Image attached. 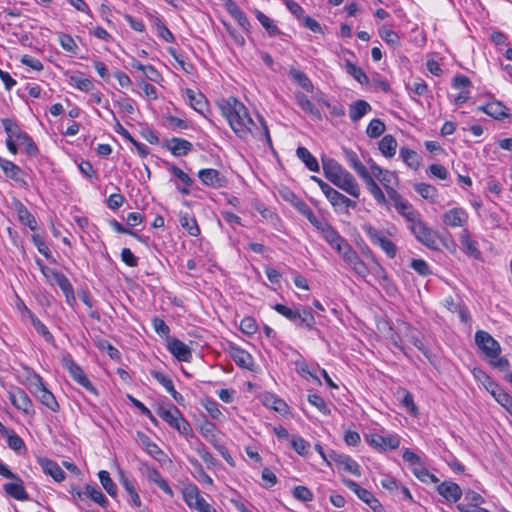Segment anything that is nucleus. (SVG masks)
<instances>
[{
  "label": "nucleus",
  "mask_w": 512,
  "mask_h": 512,
  "mask_svg": "<svg viewBox=\"0 0 512 512\" xmlns=\"http://www.w3.org/2000/svg\"><path fill=\"white\" fill-rule=\"evenodd\" d=\"M168 170L180 183H182V186L176 183L177 190L183 195L190 194V186L193 184L192 178L175 165H170Z\"/></svg>",
  "instance_id": "obj_29"
},
{
  "label": "nucleus",
  "mask_w": 512,
  "mask_h": 512,
  "mask_svg": "<svg viewBox=\"0 0 512 512\" xmlns=\"http://www.w3.org/2000/svg\"><path fill=\"white\" fill-rule=\"evenodd\" d=\"M167 348L169 352L179 361L190 362L192 359V352L190 347L179 339H170L168 341Z\"/></svg>",
  "instance_id": "obj_21"
},
{
  "label": "nucleus",
  "mask_w": 512,
  "mask_h": 512,
  "mask_svg": "<svg viewBox=\"0 0 512 512\" xmlns=\"http://www.w3.org/2000/svg\"><path fill=\"white\" fill-rule=\"evenodd\" d=\"M308 401L310 404L315 406L322 414L329 415L330 409L325 403L324 399L318 394H310L308 396Z\"/></svg>",
  "instance_id": "obj_64"
},
{
  "label": "nucleus",
  "mask_w": 512,
  "mask_h": 512,
  "mask_svg": "<svg viewBox=\"0 0 512 512\" xmlns=\"http://www.w3.org/2000/svg\"><path fill=\"white\" fill-rule=\"evenodd\" d=\"M185 94L188 98L189 105L197 111L199 114L203 115L204 117H208L207 113L210 111L208 107V102L205 98V96L200 93L196 92L190 88H187L185 90Z\"/></svg>",
  "instance_id": "obj_22"
},
{
  "label": "nucleus",
  "mask_w": 512,
  "mask_h": 512,
  "mask_svg": "<svg viewBox=\"0 0 512 512\" xmlns=\"http://www.w3.org/2000/svg\"><path fill=\"white\" fill-rule=\"evenodd\" d=\"M61 363L64 368H66L70 374V376L81 386H83L88 391L96 394V389L91 383V381L87 378L82 368L77 365L70 354L66 353L61 356Z\"/></svg>",
  "instance_id": "obj_10"
},
{
  "label": "nucleus",
  "mask_w": 512,
  "mask_h": 512,
  "mask_svg": "<svg viewBox=\"0 0 512 512\" xmlns=\"http://www.w3.org/2000/svg\"><path fill=\"white\" fill-rule=\"evenodd\" d=\"M379 34L388 45L392 47L400 45V37L395 31L383 26L380 28Z\"/></svg>",
  "instance_id": "obj_59"
},
{
  "label": "nucleus",
  "mask_w": 512,
  "mask_h": 512,
  "mask_svg": "<svg viewBox=\"0 0 512 512\" xmlns=\"http://www.w3.org/2000/svg\"><path fill=\"white\" fill-rule=\"evenodd\" d=\"M68 84L83 92H92L94 84L90 78H84L81 75H70L67 80Z\"/></svg>",
  "instance_id": "obj_46"
},
{
  "label": "nucleus",
  "mask_w": 512,
  "mask_h": 512,
  "mask_svg": "<svg viewBox=\"0 0 512 512\" xmlns=\"http://www.w3.org/2000/svg\"><path fill=\"white\" fill-rule=\"evenodd\" d=\"M221 114L227 119L231 129L241 139L249 136L259 141H265L272 146L268 126L262 116L258 115L259 125L253 121L246 106L235 97H228L218 101Z\"/></svg>",
  "instance_id": "obj_1"
},
{
  "label": "nucleus",
  "mask_w": 512,
  "mask_h": 512,
  "mask_svg": "<svg viewBox=\"0 0 512 512\" xmlns=\"http://www.w3.org/2000/svg\"><path fill=\"white\" fill-rule=\"evenodd\" d=\"M30 391L39 401L53 412L59 410V404L55 396L46 388L43 379L34 374L30 380Z\"/></svg>",
  "instance_id": "obj_8"
},
{
  "label": "nucleus",
  "mask_w": 512,
  "mask_h": 512,
  "mask_svg": "<svg viewBox=\"0 0 512 512\" xmlns=\"http://www.w3.org/2000/svg\"><path fill=\"white\" fill-rule=\"evenodd\" d=\"M229 354L239 367L252 370L254 362L252 356L248 352L232 345L229 348Z\"/></svg>",
  "instance_id": "obj_30"
},
{
  "label": "nucleus",
  "mask_w": 512,
  "mask_h": 512,
  "mask_svg": "<svg viewBox=\"0 0 512 512\" xmlns=\"http://www.w3.org/2000/svg\"><path fill=\"white\" fill-rule=\"evenodd\" d=\"M167 150H169L174 156L180 157L185 156L192 151L193 145L186 139L173 137L165 144Z\"/></svg>",
  "instance_id": "obj_27"
},
{
  "label": "nucleus",
  "mask_w": 512,
  "mask_h": 512,
  "mask_svg": "<svg viewBox=\"0 0 512 512\" xmlns=\"http://www.w3.org/2000/svg\"><path fill=\"white\" fill-rule=\"evenodd\" d=\"M157 414L169 426L177 430L179 434L185 437H189L192 434L191 425L177 407L172 406L169 409L160 408Z\"/></svg>",
  "instance_id": "obj_5"
},
{
  "label": "nucleus",
  "mask_w": 512,
  "mask_h": 512,
  "mask_svg": "<svg viewBox=\"0 0 512 512\" xmlns=\"http://www.w3.org/2000/svg\"><path fill=\"white\" fill-rule=\"evenodd\" d=\"M296 154L306 167L312 172H318L320 167L317 159L305 147H298Z\"/></svg>",
  "instance_id": "obj_47"
},
{
  "label": "nucleus",
  "mask_w": 512,
  "mask_h": 512,
  "mask_svg": "<svg viewBox=\"0 0 512 512\" xmlns=\"http://www.w3.org/2000/svg\"><path fill=\"white\" fill-rule=\"evenodd\" d=\"M299 313L301 318H297V322H294L296 326L316 330L320 333V331L315 328L316 321L314 315L307 308L302 307Z\"/></svg>",
  "instance_id": "obj_49"
},
{
  "label": "nucleus",
  "mask_w": 512,
  "mask_h": 512,
  "mask_svg": "<svg viewBox=\"0 0 512 512\" xmlns=\"http://www.w3.org/2000/svg\"><path fill=\"white\" fill-rule=\"evenodd\" d=\"M484 503V498L473 490H468L464 494L463 502L457 505L460 512H478L481 504Z\"/></svg>",
  "instance_id": "obj_19"
},
{
  "label": "nucleus",
  "mask_w": 512,
  "mask_h": 512,
  "mask_svg": "<svg viewBox=\"0 0 512 512\" xmlns=\"http://www.w3.org/2000/svg\"><path fill=\"white\" fill-rule=\"evenodd\" d=\"M0 168L2 169L6 177L14 181L21 180V169L13 162L0 157Z\"/></svg>",
  "instance_id": "obj_48"
},
{
  "label": "nucleus",
  "mask_w": 512,
  "mask_h": 512,
  "mask_svg": "<svg viewBox=\"0 0 512 512\" xmlns=\"http://www.w3.org/2000/svg\"><path fill=\"white\" fill-rule=\"evenodd\" d=\"M414 190L426 200L435 202L438 196L437 189L427 183H417L414 185Z\"/></svg>",
  "instance_id": "obj_53"
},
{
  "label": "nucleus",
  "mask_w": 512,
  "mask_h": 512,
  "mask_svg": "<svg viewBox=\"0 0 512 512\" xmlns=\"http://www.w3.org/2000/svg\"><path fill=\"white\" fill-rule=\"evenodd\" d=\"M378 181L384 186L389 199L396 197V195L399 194L394 187L398 182V177L394 172L387 170L386 173L378 179Z\"/></svg>",
  "instance_id": "obj_41"
},
{
  "label": "nucleus",
  "mask_w": 512,
  "mask_h": 512,
  "mask_svg": "<svg viewBox=\"0 0 512 512\" xmlns=\"http://www.w3.org/2000/svg\"><path fill=\"white\" fill-rule=\"evenodd\" d=\"M408 228L421 244L432 250L438 249L437 233L421 219L412 224H408Z\"/></svg>",
  "instance_id": "obj_9"
},
{
  "label": "nucleus",
  "mask_w": 512,
  "mask_h": 512,
  "mask_svg": "<svg viewBox=\"0 0 512 512\" xmlns=\"http://www.w3.org/2000/svg\"><path fill=\"white\" fill-rule=\"evenodd\" d=\"M14 209L17 212L19 221L28 226L32 231L37 229V221L29 210L20 202H14Z\"/></svg>",
  "instance_id": "obj_32"
},
{
  "label": "nucleus",
  "mask_w": 512,
  "mask_h": 512,
  "mask_svg": "<svg viewBox=\"0 0 512 512\" xmlns=\"http://www.w3.org/2000/svg\"><path fill=\"white\" fill-rule=\"evenodd\" d=\"M325 241L335 249L340 255L346 251V247L350 248L351 245L343 238L331 224L321 233Z\"/></svg>",
  "instance_id": "obj_17"
},
{
  "label": "nucleus",
  "mask_w": 512,
  "mask_h": 512,
  "mask_svg": "<svg viewBox=\"0 0 512 512\" xmlns=\"http://www.w3.org/2000/svg\"><path fill=\"white\" fill-rule=\"evenodd\" d=\"M87 493L89 496V499H91L93 502L98 504L99 506L103 508H107L109 505L108 499L105 497V495L102 493V491L96 486L92 484H87Z\"/></svg>",
  "instance_id": "obj_55"
},
{
  "label": "nucleus",
  "mask_w": 512,
  "mask_h": 512,
  "mask_svg": "<svg viewBox=\"0 0 512 512\" xmlns=\"http://www.w3.org/2000/svg\"><path fill=\"white\" fill-rule=\"evenodd\" d=\"M181 493L183 501L190 509L196 506V504L203 498L200 494V490L194 484L185 485L182 488Z\"/></svg>",
  "instance_id": "obj_34"
},
{
  "label": "nucleus",
  "mask_w": 512,
  "mask_h": 512,
  "mask_svg": "<svg viewBox=\"0 0 512 512\" xmlns=\"http://www.w3.org/2000/svg\"><path fill=\"white\" fill-rule=\"evenodd\" d=\"M441 220L444 226L448 228H465L469 220L468 212L462 207H453L445 211Z\"/></svg>",
  "instance_id": "obj_12"
},
{
  "label": "nucleus",
  "mask_w": 512,
  "mask_h": 512,
  "mask_svg": "<svg viewBox=\"0 0 512 512\" xmlns=\"http://www.w3.org/2000/svg\"><path fill=\"white\" fill-rule=\"evenodd\" d=\"M366 441L376 450L383 452L388 449L394 450L400 446V438L391 433H370L366 435Z\"/></svg>",
  "instance_id": "obj_11"
},
{
  "label": "nucleus",
  "mask_w": 512,
  "mask_h": 512,
  "mask_svg": "<svg viewBox=\"0 0 512 512\" xmlns=\"http://www.w3.org/2000/svg\"><path fill=\"white\" fill-rule=\"evenodd\" d=\"M203 406L211 418L215 420H221V418L223 417V414L219 409V405L215 400L206 399L203 403Z\"/></svg>",
  "instance_id": "obj_63"
},
{
  "label": "nucleus",
  "mask_w": 512,
  "mask_h": 512,
  "mask_svg": "<svg viewBox=\"0 0 512 512\" xmlns=\"http://www.w3.org/2000/svg\"><path fill=\"white\" fill-rule=\"evenodd\" d=\"M347 265L361 278H365L369 274V269L364 261L359 257L357 252L352 248L346 247V251L341 255Z\"/></svg>",
  "instance_id": "obj_13"
},
{
  "label": "nucleus",
  "mask_w": 512,
  "mask_h": 512,
  "mask_svg": "<svg viewBox=\"0 0 512 512\" xmlns=\"http://www.w3.org/2000/svg\"><path fill=\"white\" fill-rule=\"evenodd\" d=\"M70 494H71V499H72L73 503L82 509L84 504H86L87 500L89 499V496L87 493V484L84 486L83 489H81L78 486H74V485L71 486Z\"/></svg>",
  "instance_id": "obj_54"
},
{
  "label": "nucleus",
  "mask_w": 512,
  "mask_h": 512,
  "mask_svg": "<svg viewBox=\"0 0 512 512\" xmlns=\"http://www.w3.org/2000/svg\"><path fill=\"white\" fill-rule=\"evenodd\" d=\"M343 483L351 491H353L359 499L365 502L371 509L378 511L381 509L380 502L373 496V494L365 488L360 487L355 481L350 479H344Z\"/></svg>",
  "instance_id": "obj_14"
},
{
  "label": "nucleus",
  "mask_w": 512,
  "mask_h": 512,
  "mask_svg": "<svg viewBox=\"0 0 512 512\" xmlns=\"http://www.w3.org/2000/svg\"><path fill=\"white\" fill-rule=\"evenodd\" d=\"M58 40L60 46L67 52L75 54L78 50V45L71 35L60 32L58 33Z\"/></svg>",
  "instance_id": "obj_60"
},
{
  "label": "nucleus",
  "mask_w": 512,
  "mask_h": 512,
  "mask_svg": "<svg viewBox=\"0 0 512 512\" xmlns=\"http://www.w3.org/2000/svg\"><path fill=\"white\" fill-rule=\"evenodd\" d=\"M475 343L492 367L500 371H507L509 369V360L500 356V344L488 332L478 330L475 333Z\"/></svg>",
  "instance_id": "obj_4"
},
{
  "label": "nucleus",
  "mask_w": 512,
  "mask_h": 512,
  "mask_svg": "<svg viewBox=\"0 0 512 512\" xmlns=\"http://www.w3.org/2000/svg\"><path fill=\"white\" fill-rule=\"evenodd\" d=\"M224 6L228 13L238 22L241 27L246 29L249 26V21L245 13L240 9L236 2L233 0H226Z\"/></svg>",
  "instance_id": "obj_36"
},
{
  "label": "nucleus",
  "mask_w": 512,
  "mask_h": 512,
  "mask_svg": "<svg viewBox=\"0 0 512 512\" xmlns=\"http://www.w3.org/2000/svg\"><path fill=\"white\" fill-rule=\"evenodd\" d=\"M288 74L291 80L299 85L303 90L306 92L313 91V84L304 72L296 68H290Z\"/></svg>",
  "instance_id": "obj_40"
},
{
  "label": "nucleus",
  "mask_w": 512,
  "mask_h": 512,
  "mask_svg": "<svg viewBox=\"0 0 512 512\" xmlns=\"http://www.w3.org/2000/svg\"><path fill=\"white\" fill-rule=\"evenodd\" d=\"M400 157L402 158L403 162L410 168L417 170L420 168L422 164V159L420 155L407 147H402L400 149Z\"/></svg>",
  "instance_id": "obj_38"
},
{
  "label": "nucleus",
  "mask_w": 512,
  "mask_h": 512,
  "mask_svg": "<svg viewBox=\"0 0 512 512\" xmlns=\"http://www.w3.org/2000/svg\"><path fill=\"white\" fill-rule=\"evenodd\" d=\"M390 200L393 201L395 209L407 220L408 224H412L420 219L418 211L400 194H397L396 197H392Z\"/></svg>",
  "instance_id": "obj_15"
},
{
  "label": "nucleus",
  "mask_w": 512,
  "mask_h": 512,
  "mask_svg": "<svg viewBox=\"0 0 512 512\" xmlns=\"http://www.w3.org/2000/svg\"><path fill=\"white\" fill-rule=\"evenodd\" d=\"M255 16L261 25L266 29L270 36H276L280 34V30L272 19L259 10L255 11Z\"/></svg>",
  "instance_id": "obj_56"
},
{
  "label": "nucleus",
  "mask_w": 512,
  "mask_h": 512,
  "mask_svg": "<svg viewBox=\"0 0 512 512\" xmlns=\"http://www.w3.org/2000/svg\"><path fill=\"white\" fill-rule=\"evenodd\" d=\"M180 225L188 232L189 235L197 237L200 234V228L196 219L188 213H180Z\"/></svg>",
  "instance_id": "obj_45"
},
{
  "label": "nucleus",
  "mask_w": 512,
  "mask_h": 512,
  "mask_svg": "<svg viewBox=\"0 0 512 512\" xmlns=\"http://www.w3.org/2000/svg\"><path fill=\"white\" fill-rule=\"evenodd\" d=\"M322 166L324 176L331 183L354 198L360 197L361 189L357 180L336 160L332 158H323Z\"/></svg>",
  "instance_id": "obj_2"
},
{
  "label": "nucleus",
  "mask_w": 512,
  "mask_h": 512,
  "mask_svg": "<svg viewBox=\"0 0 512 512\" xmlns=\"http://www.w3.org/2000/svg\"><path fill=\"white\" fill-rule=\"evenodd\" d=\"M362 179L365 182L368 191L373 196L375 201L379 205L387 206L388 205V201H387V198H386L385 194L383 193V191L380 188V186L376 183L374 178L370 175V173L368 175H366Z\"/></svg>",
  "instance_id": "obj_31"
},
{
  "label": "nucleus",
  "mask_w": 512,
  "mask_h": 512,
  "mask_svg": "<svg viewBox=\"0 0 512 512\" xmlns=\"http://www.w3.org/2000/svg\"><path fill=\"white\" fill-rule=\"evenodd\" d=\"M371 110V106L365 100H357L349 107V117L353 122L359 121Z\"/></svg>",
  "instance_id": "obj_37"
},
{
  "label": "nucleus",
  "mask_w": 512,
  "mask_h": 512,
  "mask_svg": "<svg viewBox=\"0 0 512 512\" xmlns=\"http://www.w3.org/2000/svg\"><path fill=\"white\" fill-rule=\"evenodd\" d=\"M291 446L292 448L301 456H306L309 454L310 443L306 441L303 437L294 435L291 437Z\"/></svg>",
  "instance_id": "obj_58"
},
{
  "label": "nucleus",
  "mask_w": 512,
  "mask_h": 512,
  "mask_svg": "<svg viewBox=\"0 0 512 512\" xmlns=\"http://www.w3.org/2000/svg\"><path fill=\"white\" fill-rule=\"evenodd\" d=\"M296 100L297 104L304 112L310 114L317 120H320L322 118L319 109L308 99L306 95L298 93L296 94Z\"/></svg>",
  "instance_id": "obj_43"
},
{
  "label": "nucleus",
  "mask_w": 512,
  "mask_h": 512,
  "mask_svg": "<svg viewBox=\"0 0 512 512\" xmlns=\"http://www.w3.org/2000/svg\"><path fill=\"white\" fill-rule=\"evenodd\" d=\"M437 492L450 503H456L462 496V489L452 481H444L439 484Z\"/></svg>",
  "instance_id": "obj_24"
},
{
  "label": "nucleus",
  "mask_w": 512,
  "mask_h": 512,
  "mask_svg": "<svg viewBox=\"0 0 512 512\" xmlns=\"http://www.w3.org/2000/svg\"><path fill=\"white\" fill-rule=\"evenodd\" d=\"M41 272L51 285L57 284L60 287L67 303L72 306L76 299L73 286L69 279L63 273L47 266H42Z\"/></svg>",
  "instance_id": "obj_6"
},
{
  "label": "nucleus",
  "mask_w": 512,
  "mask_h": 512,
  "mask_svg": "<svg viewBox=\"0 0 512 512\" xmlns=\"http://www.w3.org/2000/svg\"><path fill=\"white\" fill-rule=\"evenodd\" d=\"M2 126L7 134L6 147L12 154H17L18 146H22L30 156H36L38 148L31 137L20 129L18 124L11 119H2Z\"/></svg>",
  "instance_id": "obj_3"
},
{
  "label": "nucleus",
  "mask_w": 512,
  "mask_h": 512,
  "mask_svg": "<svg viewBox=\"0 0 512 512\" xmlns=\"http://www.w3.org/2000/svg\"><path fill=\"white\" fill-rule=\"evenodd\" d=\"M190 463L193 465L195 469L194 477L201 483H205L207 485H213L212 478L204 471L201 464L196 459H191Z\"/></svg>",
  "instance_id": "obj_61"
},
{
  "label": "nucleus",
  "mask_w": 512,
  "mask_h": 512,
  "mask_svg": "<svg viewBox=\"0 0 512 512\" xmlns=\"http://www.w3.org/2000/svg\"><path fill=\"white\" fill-rule=\"evenodd\" d=\"M142 470L143 474L149 481L155 483L169 497L172 498L174 496L173 490L169 486L168 482L162 477V475L157 469L146 464H143Z\"/></svg>",
  "instance_id": "obj_20"
},
{
  "label": "nucleus",
  "mask_w": 512,
  "mask_h": 512,
  "mask_svg": "<svg viewBox=\"0 0 512 512\" xmlns=\"http://www.w3.org/2000/svg\"><path fill=\"white\" fill-rule=\"evenodd\" d=\"M479 110L483 111L484 113L495 119H501L503 117L508 116L507 107L504 106L501 102L497 101L490 102L485 106H480Z\"/></svg>",
  "instance_id": "obj_39"
},
{
  "label": "nucleus",
  "mask_w": 512,
  "mask_h": 512,
  "mask_svg": "<svg viewBox=\"0 0 512 512\" xmlns=\"http://www.w3.org/2000/svg\"><path fill=\"white\" fill-rule=\"evenodd\" d=\"M3 434L6 436L7 444L12 450L19 454L25 452L24 441L13 430L6 429Z\"/></svg>",
  "instance_id": "obj_50"
},
{
  "label": "nucleus",
  "mask_w": 512,
  "mask_h": 512,
  "mask_svg": "<svg viewBox=\"0 0 512 512\" xmlns=\"http://www.w3.org/2000/svg\"><path fill=\"white\" fill-rule=\"evenodd\" d=\"M37 462L42 471L52 477L56 482H62L65 479V473L57 462L46 457L38 458Z\"/></svg>",
  "instance_id": "obj_23"
},
{
  "label": "nucleus",
  "mask_w": 512,
  "mask_h": 512,
  "mask_svg": "<svg viewBox=\"0 0 512 512\" xmlns=\"http://www.w3.org/2000/svg\"><path fill=\"white\" fill-rule=\"evenodd\" d=\"M385 131V125L380 119H373L367 126L366 133L371 138L379 137Z\"/></svg>",
  "instance_id": "obj_62"
},
{
  "label": "nucleus",
  "mask_w": 512,
  "mask_h": 512,
  "mask_svg": "<svg viewBox=\"0 0 512 512\" xmlns=\"http://www.w3.org/2000/svg\"><path fill=\"white\" fill-rule=\"evenodd\" d=\"M459 241L462 245L465 254L474 259H479L481 257V252L478 249L477 242L473 240L468 229H462L461 234L459 236Z\"/></svg>",
  "instance_id": "obj_26"
},
{
  "label": "nucleus",
  "mask_w": 512,
  "mask_h": 512,
  "mask_svg": "<svg viewBox=\"0 0 512 512\" xmlns=\"http://www.w3.org/2000/svg\"><path fill=\"white\" fill-rule=\"evenodd\" d=\"M345 69L360 84H368L369 78L366 73L349 59L345 60Z\"/></svg>",
  "instance_id": "obj_51"
},
{
  "label": "nucleus",
  "mask_w": 512,
  "mask_h": 512,
  "mask_svg": "<svg viewBox=\"0 0 512 512\" xmlns=\"http://www.w3.org/2000/svg\"><path fill=\"white\" fill-rule=\"evenodd\" d=\"M9 399L11 403L19 410H22L25 413H29L32 408V402L27 395L20 388H16L9 392Z\"/></svg>",
  "instance_id": "obj_28"
},
{
  "label": "nucleus",
  "mask_w": 512,
  "mask_h": 512,
  "mask_svg": "<svg viewBox=\"0 0 512 512\" xmlns=\"http://www.w3.org/2000/svg\"><path fill=\"white\" fill-rule=\"evenodd\" d=\"M98 477H99L101 485L106 490V492L111 497H113V498L116 497V495H117V486L114 483V481L112 480V478L110 477L109 472H107L106 470H101L98 473Z\"/></svg>",
  "instance_id": "obj_57"
},
{
  "label": "nucleus",
  "mask_w": 512,
  "mask_h": 512,
  "mask_svg": "<svg viewBox=\"0 0 512 512\" xmlns=\"http://www.w3.org/2000/svg\"><path fill=\"white\" fill-rule=\"evenodd\" d=\"M302 307L303 306L298 305L295 308H290L283 304H276L273 306V309L289 321L297 322V318H301L299 310H301Z\"/></svg>",
  "instance_id": "obj_52"
},
{
  "label": "nucleus",
  "mask_w": 512,
  "mask_h": 512,
  "mask_svg": "<svg viewBox=\"0 0 512 512\" xmlns=\"http://www.w3.org/2000/svg\"><path fill=\"white\" fill-rule=\"evenodd\" d=\"M198 178L204 185L212 188H222L227 183L226 178L218 170L212 168L199 170Z\"/></svg>",
  "instance_id": "obj_18"
},
{
  "label": "nucleus",
  "mask_w": 512,
  "mask_h": 512,
  "mask_svg": "<svg viewBox=\"0 0 512 512\" xmlns=\"http://www.w3.org/2000/svg\"><path fill=\"white\" fill-rule=\"evenodd\" d=\"M343 153L349 166L361 177L364 178L369 174L367 168L361 163L358 155L353 150L344 148Z\"/></svg>",
  "instance_id": "obj_33"
},
{
  "label": "nucleus",
  "mask_w": 512,
  "mask_h": 512,
  "mask_svg": "<svg viewBox=\"0 0 512 512\" xmlns=\"http://www.w3.org/2000/svg\"><path fill=\"white\" fill-rule=\"evenodd\" d=\"M325 197L336 211L344 210L345 212H347L350 208L354 209L357 206V203L355 201L346 197L344 194L340 193L333 187L328 191Z\"/></svg>",
  "instance_id": "obj_16"
},
{
  "label": "nucleus",
  "mask_w": 512,
  "mask_h": 512,
  "mask_svg": "<svg viewBox=\"0 0 512 512\" xmlns=\"http://www.w3.org/2000/svg\"><path fill=\"white\" fill-rule=\"evenodd\" d=\"M25 312L37 333L40 334L48 343H52L54 341V337L49 332L46 325L43 324L27 307H25Z\"/></svg>",
  "instance_id": "obj_42"
},
{
  "label": "nucleus",
  "mask_w": 512,
  "mask_h": 512,
  "mask_svg": "<svg viewBox=\"0 0 512 512\" xmlns=\"http://www.w3.org/2000/svg\"><path fill=\"white\" fill-rule=\"evenodd\" d=\"M396 149H397V141L390 134L385 135L379 141V150H380L381 154L386 158H392L396 154Z\"/></svg>",
  "instance_id": "obj_44"
},
{
  "label": "nucleus",
  "mask_w": 512,
  "mask_h": 512,
  "mask_svg": "<svg viewBox=\"0 0 512 512\" xmlns=\"http://www.w3.org/2000/svg\"><path fill=\"white\" fill-rule=\"evenodd\" d=\"M12 480L14 481L3 485L5 493L16 500L27 501L29 495L24 488L22 479L16 475V478H12Z\"/></svg>",
  "instance_id": "obj_25"
},
{
  "label": "nucleus",
  "mask_w": 512,
  "mask_h": 512,
  "mask_svg": "<svg viewBox=\"0 0 512 512\" xmlns=\"http://www.w3.org/2000/svg\"><path fill=\"white\" fill-rule=\"evenodd\" d=\"M334 461L339 465V467L343 468L345 471L355 476L361 475V469L359 464L350 456L344 454H337L334 457Z\"/></svg>",
  "instance_id": "obj_35"
},
{
  "label": "nucleus",
  "mask_w": 512,
  "mask_h": 512,
  "mask_svg": "<svg viewBox=\"0 0 512 512\" xmlns=\"http://www.w3.org/2000/svg\"><path fill=\"white\" fill-rule=\"evenodd\" d=\"M362 229L373 245L381 248L388 258H395L398 251L397 247L382 231L371 224H364Z\"/></svg>",
  "instance_id": "obj_7"
}]
</instances>
